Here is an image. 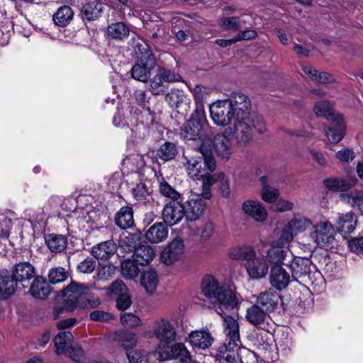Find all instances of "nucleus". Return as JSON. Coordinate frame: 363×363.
<instances>
[{
    "mask_svg": "<svg viewBox=\"0 0 363 363\" xmlns=\"http://www.w3.org/2000/svg\"><path fill=\"white\" fill-rule=\"evenodd\" d=\"M160 192L164 196L172 199V201H177V199L179 197V194L166 181H162L160 182Z\"/></svg>",
    "mask_w": 363,
    "mask_h": 363,
    "instance_id": "nucleus-55",
    "label": "nucleus"
},
{
    "mask_svg": "<svg viewBox=\"0 0 363 363\" xmlns=\"http://www.w3.org/2000/svg\"><path fill=\"white\" fill-rule=\"evenodd\" d=\"M184 216L183 204L177 201L169 202L162 211L163 220L169 225H174L179 223Z\"/></svg>",
    "mask_w": 363,
    "mask_h": 363,
    "instance_id": "nucleus-16",
    "label": "nucleus"
},
{
    "mask_svg": "<svg viewBox=\"0 0 363 363\" xmlns=\"http://www.w3.org/2000/svg\"><path fill=\"white\" fill-rule=\"evenodd\" d=\"M168 233V228L162 223H157L147 230L145 237L150 242L159 243L167 239Z\"/></svg>",
    "mask_w": 363,
    "mask_h": 363,
    "instance_id": "nucleus-33",
    "label": "nucleus"
},
{
    "mask_svg": "<svg viewBox=\"0 0 363 363\" xmlns=\"http://www.w3.org/2000/svg\"><path fill=\"white\" fill-rule=\"evenodd\" d=\"M233 138L226 131L216 134L211 145L218 158L223 161H228L230 159L233 152Z\"/></svg>",
    "mask_w": 363,
    "mask_h": 363,
    "instance_id": "nucleus-10",
    "label": "nucleus"
},
{
    "mask_svg": "<svg viewBox=\"0 0 363 363\" xmlns=\"http://www.w3.org/2000/svg\"><path fill=\"white\" fill-rule=\"evenodd\" d=\"M223 178V172H218L213 174L203 173L200 177L202 179V197L209 199L211 197V186L214 184H218L220 179Z\"/></svg>",
    "mask_w": 363,
    "mask_h": 363,
    "instance_id": "nucleus-39",
    "label": "nucleus"
},
{
    "mask_svg": "<svg viewBox=\"0 0 363 363\" xmlns=\"http://www.w3.org/2000/svg\"><path fill=\"white\" fill-rule=\"evenodd\" d=\"M13 278L17 280L21 288H26L30 281L35 277V267L29 262H24L16 264L12 271Z\"/></svg>",
    "mask_w": 363,
    "mask_h": 363,
    "instance_id": "nucleus-17",
    "label": "nucleus"
},
{
    "mask_svg": "<svg viewBox=\"0 0 363 363\" xmlns=\"http://www.w3.org/2000/svg\"><path fill=\"white\" fill-rule=\"evenodd\" d=\"M122 166L124 173L125 172V169H127V173L131 172L138 174L145 167V156L138 153L128 155L123 160Z\"/></svg>",
    "mask_w": 363,
    "mask_h": 363,
    "instance_id": "nucleus-26",
    "label": "nucleus"
},
{
    "mask_svg": "<svg viewBox=\"0 0 363 363\" xmlns=\"http://www.w3.org/2000/svg\"><path fill=\"white\" fill-rule=\"evenodd\" d=\"M224 312L220 315L223 320V330L226 336L225 343H228L230 349H235L239 347L240 340V328L238 320L230 315H224Z\"/></svg>",
    "mask_w": 363,
    "mask_h": 363,
    "instance_id": "nucleus-14",
    "label": "nucleus"
},
{
    "mask_svg": "<svg viewBox=\"0 0 363 363\" xmlns=\"http://www.w3.org/2000/svg\"><path fill=\"white\" fill-rule=\"evenodd\" d=\"M69 276V272L61 267L52 268L48 273L49 281L54 284L65 281Z\"/></svg>",
    "mask_w": 363,
    "mask_h": 363,
    "instance_id": "nucleus-53",
    "label": "nucleus"
},
{
    "mask_svg": "<svg viewBox=\"0 0 363 363\" xmlns=\"http://www.w3.org/2000/svg\"><path fill=\"white\" fill-rule=\"evenodd\" d=\"M21 286L13 278V275H0V294L1 298L6 299L14 294L16 289Z\"/></svg>",
    "mask_w": 363,
    "mask_h": 363,
    "instance_id": "nucleus-31",
    "label": "nucleus"
},
{
    "mask_svg": "<svg viewBox=\"0 0 363 363\" xmlns=\"http://www.w3.org/2000/svg\"><path fill=\"white\" fill-rule=\"evenodd\" d=\"M284 245V244L279 242V240L277 245H272L271 248L267 250V255L265 256L267 262L271 263L273 266H282V264H284V260L287 254V251L284 249L283 246H281Z\"/></svg>",
    "mask_w": 363,
    "mask_h": 363,
    "instance_id": "nucleus-37",
    "label": "nucleus"
},
{
    "mask_svg": "<svg viewBox=\"0 0 363 363\" xmlns=\"http://www.w3.org/2000/svg\"><path fill=\"white\" fill-rule=\"evenodd\" d=\"M132 256L140 265L145 266L152 261L155 252L152 247L147 245H142L135 249Z\"/></svg>",
    "mask_w": 363,
    "mask_h": 363,
    "instance_id": "nucleus-34",
    "label": "nucleus"
},
{
    "mask_svg": "<svg viewBox=\"0 0 363 363\" xmlns=\"http://www.w3.org/2000/svg\"><path fill=\"white\" fill-rule=\"evenodd\" d=\"M357 218L355 214L351 212L340 214L337 220V228L345 234L352 233L356 228Z\"/></svg>",
    "mask_w": 363,
    "mask_h": 363,
    "instance_id": "nucleus-28",
    "label": "nucleus"
},
{
    "mask_svg": "<svg viewBox=\"0 0 363 363\" xmlns=\"http://www.w3.org/2000/svg\"><path fill=\"white\" fill-rule=\"evenodd\" d=\"M141 284L148 294H153L158 285V277L153 269L144 272L141 278Z\"/></svg>",
    "mask_w": 363,
    "mask_h": 363,
    "instance_id": "nucleus-44",
    "label": "nucleus"
},
{
    "mask_svg": "<svg viewBox=\"0 0 363 363\" xmlns=\"http://www.w3.org/2000/svg\"><path fill=\"white\" fill-rule=\"evenodd\" d=\"M266 312L258 305H253L247 310L245 318L251 324L257 326L264 322L267 317Z\"/></svg>",
    "mask_w": 363,
    "mask_h": 363,
    "instance_id": "nucleus-43",
    "label": "nucleus"
},
{
    "mask_svg": "<svg viewBox=\"0 0 363 363\" xmlns=\"http://www.w3.org/2000/svg\"><path fill=\"white\" fill-rule=\"evenodd\" d=\"M331 126L325 129L328 140L332 143H339L345 136L346 125L342 116H332Z\"/></svg>",
    "mask_w": 363,
    "mask_h": 363,
    "instance_id": "nucleus-18",
    "label": "nucleus"
},
{
    "mask_svg": "<svg viewBox=\"0 0 363 363\" xmlns=\"http://www.w3.org/2000/svg\"><path fill=\"white\" fill-rule=\"evenodd\" d=\"M286 265L290 268L292 279L297 280L311 273L312 262L308 258L296 257Z\"/></svg>",
    "mask_w": 363,
    "mask_h": 363,
    "instance_id": "nucleus-21",
    "label": "nucleus"
},
{
    "mask_svg": "<svg viewBox=\"0 0 363 363\" xmlns=\"http://www.w3.org/2000/svg\"><path fill=\"white\" fill-rule=\"evenodd\" d=\"M129 131L131 133L130 140L132 141L143 139L149 134L148 127L143 123H138V118L132 115L130 116V125L126 133L128 134Z\"/></svg>",
    "mask_w": 363,
    "mask_h": 363,
    "instance_id": "nucleus-38",
    "label": "nucleus"
},
{
    "mask_svg": "<svg viewBox=\"0 0 363 363\" xmlns=\"http://www.w3.org/2000/svg\"><path fill=\"white\" fill-rule=\"evenodd\" d=\"M231 259L245 260L247 274L252 279H260L269 272V264L264 255L257 256L255 249L250 245L232 247L229 252Z\"/></svg>",
    "mask_w": 363,
    "mask_h": 363,
    "instance_id": "nucleus-4",
    "label": "nucleus"
},
{
    "mask_svg": "<svg viewBox=\"0 0 363 363\" xmlns=\"http://www.w3.org/2000/svg\"><path fill=\"white\" fill-rule=\"evenodd\" d=\"M235 349H230L228 343H224L220 346L216 354V359L219 363H235L236 362V354Z\"/></svg>",
    "mask_w": 363,
    "mask_h": 363,
    "instance_id": "nucleus-47",
    "label": "nucleus"
},
{
    "mask_svg": "<svg viewBox=\"0 0 363 363\" xmlns=\"http://www.w3.org/2000/svg\"><path fill=\"white\" fill-rule=\"evenodd\" d=\"M132 194L133 197L138 201H143L146 199L148 196V190L146 185L140 182L135 187L133 188Z\"/></svg>",
    "mask_w": 363,
    "mask_h": 363,
    "instance_id": "nucleus-58",
    "label": "nucleus"
},
{
    "mask_svg": "<svg viewBox=\"0 0 363 363\" xmlns=\"http://www.w3.org/2000/svg\"><path fill=\"white\" fill-rule=\"evenodd\" d=\"M209 109L213 122L222 127L230 125L239 143H245L250 140L251 128L248 122L241 118L228 101H217L210 105Z\"/></svg>",
    "mask_w": 363,
    "mask_h": 363,
    "instance_id": "nucleus-1",
    "label": "nucleus"
},
{
    "mask_svg": "<svg viewBox=\"0 0 363 363\" xmlns=\"http://www.w3.org/2000/svg\"><path fill=\"white\" fill-rule=\"evenodd\" d=\"M155 65V60L153 55L145 52L144 59L141 58L140 62L136 63L132 67L130 73L132 77L138 81L146 82L150 77L151 70Z\"/></svg>",
    "mask_w": 363,
    "mask_h": 363,
    "instance_id": "nucleus-12",
    "label": "nucleus"
},
{
    "mask_svg": "<svg viewBox=\"0 0 363 363\" xmlns=\"http://www.w3.org/2000/svg\"><path fill=\"white\" fill-rule=\"evenodd\" d=\"M337 158L342 162H349L354 160V152L349 148H343L336 152Z\"/></svg>",
    "mask_w": 363,
    "mask_h": 363,
    "instance_id": "nucleus-64",
    "label": "nucleus"
},
{
    "mask_svg": "<svg viewBox=\"0 0 363 363\" xmlns=\"http://www.w3.org/2000/svg\"><path fill=\"white\" fill-rule=\"evenodd\" d=\"M220 23L228 30H238L240 28L239 18L237 17H225L223 18Z\"/></svg>",
    "mask_w": 363,
    "mask_h": 363,
    "instance_id": "nucleus-59",
    "label": "nucleus"
},
{
    "mask_svg": "<svg viewBox=\"0 0 363 363\" xmlns=\"http://www.w3.org/2000/svg\"><path fill=\"white\" fill-rule=\"evenodd\" d=\"M185 167L188 174L194 179H200V177L204 173L202 162L199 157H191L186 159Z\"/></svg>",
    "mask_w": 363,
    "mask_h": 363,
    "instance_id": "nucleus-41",
    "label": "nucleus"
},
{
    "mask_svg": "<svg viewBox=\"0 0 363 363\" xmlns=\"http://www.w3.org/2000/svg\"><path fill=\"white\" fill-rule=\"evenodd\" d=\"M340 200L349 203L352 207H357L363 211V197L357 192L343 193L340 195Z\"/></svg>",
    "mask_w": 363,
    "mask_h": 363,
    "instance_id": "nucleus-52",
    "label": "nucleus"
},
{
    "mask_svg": "<svg viewBox=\"0 0 363 363\" xmlns=\"http://www.w3.org/2000/svg\"><path fill=\"white\" fill-rule=\"evenodd\" d=\"M104 4L99 0H88L82 7L83 17L88 21H94L101 16Z\"/></svg>",
    "mask_w": 363,
    "mask_h": 363,
    "instance_id": "nucleus-32",
    "label": "nucleus"
},
{
    "mask_svg": "<svg viewBox=\"0 0 363 363\" xmlns=\"http://www.w3.org/2000/svg\"><path fill=\"white\" fill-rule=\"evenodd\" d=\"M139 264L135 261L133 256L130 259L123 260L121 263V273L123 276L128 279H135L140 272Z\"/></svg>",
    "mask_w": 363,
    "mask_h": 363,
    "instance_id": "nucleus-45",
    "label": "nucleus"
},
{
    "mask_svg": "<svg viewBox=\"0 0 363 363\" xmlns=\"http://www.w3.org/2000/svg\"><path fill=\"white\" fill-rule=\"evenodd\" d=\"M74 12L68 6H60L53 15V21L58 26H66L73 18Z\"/></svg>",
    "mask_w": 363,
    "mask_h": 363,
    "instance_id": "nucleus-42",
    "label": "nucleus"
},
{
    "mask_svg": "<svg viewBox=\"0 0 363 363\" xmlns=\"http://www.w3.org/2000/svg\"><path fill=\"white\" fill-rule=\"evenodd\" d=\"M324 185L333 191H344L350 189L354 183L342 178H330L324 180Z\"/></svg>",
    "mask_w": 363,
    "mask_h": 363,
    "instance_id": "nucleus-49",
    "label": "nucleus"
},
{
    "mask_svg": "<svg viewBox=\"0 0 363 363\" xmlns=\"http://www.w3.org/2000/svg\"><path fill=\"white\" fill-rule=\"evenodd\" d=\"M96 267V262L93 258L87 257L80 262L77 265L79 272L84 274L91 273Z\"/></svg>",
    "mask_w": 363,
    "mask_h": 363,
    "instance_id": "nucleus-60",
    "label": "nucleus"
},
{
    "mask_svg": "<svg viewBox=\"0 0 363 363\" xmlns=\"http://www.w3.org/2000/svg\"><path fill=\"white\" fill-rule=\"evenodd\" d=\"M291 275L280 265L272 266L269 273V282L277 290L286 289L291 281Z\"/></svg>",
    "mask_w": 363,
    "mask_h": 363,
    "instance_id": "nucleus-20",
    "label": "nucleus"
},
{
    "mask_svg": "<svg viewBox=\"0 0 363 363\" xmlns=\"http://www.w3.org/2000/svg\"><path fill=\"white\" fill-rule=\"evenodd\" d=\"M257 303L259 304L265 311H274L281 301L280 295L274 290H269L261 292L256 298Z\"/></svg>",
    "mask_w": 363,
    "mask_h": 363,
    "instance_id": "nucleus-23",
    "label": "nucleus"
},
{
    "mask_svg": "<svg viewBox=\"0 0 363 363\" xmlns=\"http://www.w3.org/2000/svg\"><path fill=\"white\" fill-rule=\"evenodd\" d=\"M178 151L174 143L166 142L157 150L158 157L163 161H169L175 157Z\"/></svg>",
    "mask_w": 363,
    "mask_h": 363,
    "instance_id": "nucleus-50",
    "label": "nucleus"
},
{
    "mask_svg": "<svg viewBox=\"0 0 363 363\" xmlns=\"http://www.w3.org/2000/svg\"><path fill=\"white\" fill-rule=\"evenodd\" d=\"M185 245L183 240L175 238L162 251L160 260L166 265H172L184 256Z\"/></svg>",
    "mask_w": 363,
    "mask_h": 363,
    "instance_id": "nucleus-11",
    "label": "nucleus"
},
{
    "mask_svg": "<svg viewBox=\"0 0 363 363\" xmlns=\"http://www.w3.org/2000/svg\"><path fill=\"white\" fill-rule=\"evenodd\" d=\"M45 209L28 208L23 212L25 218L30 223L35 230L39 227H44L47 219Z\"/></svg>",
    "mask_w": 363,
    "mask_h": 363,
    "instance_id": "nucleus-30",
    "label": "nucleus"
},
{
    "mask_svg": "<svg viewBox=\"0 0 363 363\" xmlns=\"http://www.w3.org/2000/svg\"><path fill=\"white\" fill-rule=\"evenodd\" d=\"M261 184V197L267 203H274L279 196V191L269 185L271 179L269 175L261 176L259 179Z\"/></svg>",
    "mask_w": 363,
    "mask_h": 363,
    "instance_id": "nucleus-29",
    "label": "nucleus"
},
{
    "mask_svg": "<svg viewBox=\"0 0 363 363\" xmlns=\"http://www.w3.org/2000/svg\"><path fill=\"white\" fill-rule=\"evenodd\" d=\"M160 359H179L184 363L191 361V354L186 346L181 342L172 345L167 352H159Z\"/></svg>",
    "mask_w": 363,
    "mask_h": 363,
    "instance_id": "nucleus-22",
    "label": "nucleus"
},
{
    "mask_svg": "<svg viewBox=\"0 0 363 363\" xmlns=\"http://www.w3.org/2000/svg\"><path fill=\"white\" fill-rule=\"evenodd\" d=\"M312 225V221L309 218L300 215L295 216L284 226L279 238V242L287 244L298 233H303Z\"/></svg>",
    "mask_w": 363,
    "mask_h": 363,
    "instance_id": "nucleus-8",
    "label": "nucleus"
},
{
    "mask_svg": "<svg viewBox=\"0 0 363 363\" xmlns=\"http://www.w3.org/2000/svg\"><path fill=\"white\" fill-rule=\"evenodd\" d=\"M147 333L155 337L160 343L164 344H170L174 342L177 336L174 325L165 318H160L154 321L151 330Z\"/></svg>",
    "mask_w": 363,
    "mask_h": 363,
    "instance_id": "nucleus-9",
    "label": "nucleus"
},
{
    "mask_svg": "<svg viewBox=\"0 0 363 363\" xmlns=\"http://www.w3.org/2000/svg\"><path fill=\"white\" fill-rule=\"evenodd\" d=\"M107 291L111 296H119L120 294L128 292V289L123 281L116 280L107 288Z\"/></svg>",
    "mask_w": 363,
    "mask_h": 363,
    "instance_id": "nucleus-56",
    "label": "nucleus"
},
{
    "mask_svg": "<svg viewBox=\"0 0 363 363\" xmlns=\"http://www.w3.org/2000/svg\"><path fill=\"white\" fill-rule=\"evenodd\" d=\"M189 342L194 348L205 350L213 342V337L208 330H200L191 332L189 335Z\"/></svg>",
    "mask_w": 363,
    "mask_h": 363,
    "instance_id": "nucleus-24",
    "label": "nucleus"
},
{
    "mask_svg": "<svg viewBox=\"0 0 363 363\" xmlns=\"http://www.w3.org/2000/svg\"><path fill=\"white\" fill-rule=\"evenodd\" d=\"M128 27L122 22H117L109 25L107 28L108 37L116 40H123L129 34Z\"/></svg>",
    "mask_w": 363,
    "mask_h": 363,
    "instance_id": "nucleus-46",
    "label": "nucleus"
},
{
    "mask_svg": "<svg viewBox=\"0 0 363 363\" xmlns=\"http://www.w3.org/2000/svg\"><path fill=\"white\" fill-rule=\"evenodd\" d=\"M348 247L352 252L363 255V238H355L349 240Z\"/></svg>",
    "mask_w": 363,
    "mask_h": 363,
    "instance_id": "nucleus-63",
    "label": "nucleus"
},
{
    "mask_svg": "<svg viewBox=\"0 0 363 363\" xmlns=\"http://www.w3.org/2000/svg\"><path fill=\"white\" fill-rule=\"evenodd\" d=\"M181 77L164 67H159L156 74L150 79L148 89L153 95L163 94L172 82H179Z\"/></svg>",
    "mask_w": 363,
    "mask_h": 363,
    "instance_id": "nucleus-7",
    "label": "nucleus"
},
{
    "mask_svg": "<svg viewBox=\"0 0 363 363\" xmlns=\"http://www.w3.org/2000/svg\"><path fill=\"white\" fill-rule=\"evenodd\" d=\"M312 241L323 249H333L337 245L336 230L328 220H321L312 225L310 231Z\"/></svg>",
    "mask_w": 363,
    "mask_h": 363,
    "instance_id": "nucleus-6",
    "label": "nucleus"
},
{
    "mask_svg": "<svg viewBox=\"0 0 363 363\" xmlns=\"http://www.w3.org/2000/svg\"><path fill=\"white\" fill-rule=\"evenodd\" d=\"M116 223L122 229H127L133 226V213L129 206L122 207L116 216Z\"/></svg>",
    "mask_w": 363,
    "mask_h": 363,
    "instance_id": "nucleus-40",
    "label": "nucleus"
},
{
    "mask_svg": "<svg viewBox=\"0 0 363 363\" xmlns=\"http://www.w3.org/2000/svg\"><path fill=\"white\" fill-rule=\"evenodd\" d=\"M333 105L328 101H320L316 103L314 106L313 111L319 117L326 118L328 121L332 116H340L337 113L332 112Z\"/></svg>",
    "mask_w": 363,
    "mask_h": 363,
    "instance_id": "nucleus-51",
    "label": "nucleus"
},
{
    "mask_svg": "<svg viewBox=\"0 0 363 363\" xmlns=\"http://www.w3.org/2000/svg\"><path fill=\"white\" fill-rule=\"evenodd\" d=\"M116 267L110 264L103 265L98 272L97 277L101 280H108L115 274Z\"/></svg>",
    "mask_w": 363,
    "mask_h": 363,
    "instance_id": "nucleus-61",
    "label": "nucleus"
},
{
    "mask_svg": "<svg viewBox=\"0 0 363 363\" xmlns=\"http://www.w3.org/2000/svg\"><path fill=\"white\" fill-rule=\"evenodd\" d=\"M231 105L233 109L239 113L241 118L249 123L250 115V101L244 94L235 92L230 99H225Z\"/></svg>",
    "mask_w": 363,
    "mask_h": 363,
    "instance_id": "nucleus-15",
    "label": "nucleus"
},
{
    "mask_svg": "<svg viewBox=\"0 0 363 363\" xmlns=\"http://www.w3.org/2000/svg\"><path fill=\"white\" fill-rule=\"evenodd\" d=\"M121 322L124 326L136 327L140 325V319L132 313H125L121 315Z\"/></svg>",
    "mask_w": 363,
    "mask_h": 363,
    "instance_id": "nucleus-57",
    "label": "nucleus"
},
{
    "mask_svg": "<svg viewBox=\"0 0 363 363\" xmlns=\"http://www.w3.org/2000/svg\"><path fill=\"white\" fill-rule=\"evenodd\" d=\"M46 243L49 249L53 252L63 251L67 247V238L61 235H49L46 238Z\"/></svg>",
    "mask_w": 363,
    "mask_h": 363,
    "instance_id": "nucleus-48",
    "label": "nucleus"
},
{
    "mask_svg": "<svg viewBox=\"0 0 363 363\" xmlns=\"http://www.w3.org/2000/svg\"><path fill=\"white\" fill-rule=\"evenodd\" d=\"M65 307L72 311L76 308H95L100 304L98 298L91 299L88 288L84 284L72 282L63 290Z\"/></svg>",
    "mask_w": 363,
    "mask_h": 363,
    "instance_id": "nucleus-5",
    "label": "nucleus"
},
{
    "mask_svg": "<svg viewBox=\"0 0 363 363\" xmlns=\"http://www.w3.org/2000/svg\"><path fill=\"white\" fill-rule=\"evenodd\" d=\"M192 92L195 101L202 104L203 101L211 94V89L202 85H196Z\"/></svg>",
    "mask_w": 363,
    "mask_h": 363,
    "instance_id": "nucleus-54",
    "label": "nucleus"
},
{
    "mask_svg": "<svg viewBox=\"0 0 363 363\" xmlns=\"http://www.w3.org/2000/svg\"><path fill=\"white\" fill-rule=\"evenodd\" d=\"M50 292V286L43 277L38 276L34 278L30 286V293L33 297L44 299L48 296Z\"/></svg>",
    "mask_w": 363,
    "mask_h": 363,
    "instance_id": "nucleus-27",
    "label": "nucleus"
},
{
    "mask_svg": "<svg viewBox=\"0 0 363 363\" xmlns=\"http://www.w3.org/2000/svg\"><path fill=\"white\" fill-rule=\"evenodd\" d=\"M203 295L215 304L216 311L221 315L223 309H232L238 303L235 293L228 289L212 275H206L201 282Z\"/></svg>",
    "mask_w": 363,
    "mask_h": 363,
    "instance_id": "nucleus-3",
    "label": "nucleus"
},
{
    "mask_svg": "<svg viewBox=\"0 0 363 363\" xmlns=\"http://www.w3.org/2000/svg\"><path fill=\"white\" fill-rule=\"evenodd\" d=\"M11 230V221L4 215H0V237L8 238Z\"/></svg>",
    "mask_w": 363,
    "mask_h": 363,
    "instance_id": "nucleus-62",
    "label": "nucleus"
},
{
    "mask_svg": "<svg viewBox=\"0 0 363 363\" xmlns=\"http://www.w3.org/2000/svg\"><path fill=\"white\" fill-rule=\"evenodd\" d=\"M206 127L196 119H189L181 129V135L189 140H199L196 149L202 155L206 169L213 172L216 168V161L211 148V139L204 133Z\"/></svg>",
    "mask_w": 363,
    "mask_h": 363,
    "instance_id": "nucleus-2",
    "label": "nucleus"
},
{
    "mask_svg": "<svg viewBox=\"0 0 363 363\" xmlns=\"http://www.w3.org/2000/svg\"><path fill=\"white\" fill-rule=\"evenodd\" d=\"M117 250L116 245L113 240L102 242L91 248L93 256L98 259H107L113 256Z\"/></svg>",
    "mask_w": 363,
    "mask_h": 363,
    "instance_id": "nucleus-25",
    "label": "nucleus"
},
{
    "mask_svg": "<svg viewBox=\"0 0 363 363\" xmlns=\"http://www.w3.org/2000/svg\"><path fill=\"white\" fill-rule=\"evenodd\" d=\"M183 207L186 220L194 221L203 216L206 204L201 198L192 197L183 204Z\"/></svg>",
    "mask_w": 363,
    "mask_h": 363,
    "instance_id": "nucleus-19",
    "label": "nucleus"
},
{
    "mask_svg": "<svg viewBox=\"0 0 363 363\" xmlns=\"http://www.w3.org/2000/svg\"><path fill=\"white\" fill-rule=\"evenodd\" d=\"M242 212L257 223H263L268 218L265 206L257 199H247L241 205Z\"/></svg>",
    "mask_w": 363,
    "mask_h": 363,
    "instance_id": "nucleus-13",
    "label": "nucleus"
},
{
    "mask_svg": "<svg viewBox=\"0 0 363 363\" xmlns=\"http://www.w3.org/2000/svg\"><path fill=\"white\" fill-rule=\"evenodd\" d=\"M74 337L70 332H60L54 339L57 354H63L65 352H70L71 345L73 344Z\"/></svg>",
    "mask_w": 363,
    "mask_h": 363,
    "instance_id": "nucleus-35",
    "label": "nucleus"
},
{
    "mask_svg": "<svg viewBox=\"0 0 363 363\" xmlns=\"http://www.w3.org/2000/svg\"><path fill=\"white\" fill-rule=\"evenodd\" d=\"M113 340L118 342L126 352L130 351L137 344V337L135 333L128 330H120L114 333Z\"/></svg>",
    "mask_w": 363,
    "mask_h": 363,
    "instance_id": "nucleus-36",
    "label": "nucleus"
}]
</instances>
